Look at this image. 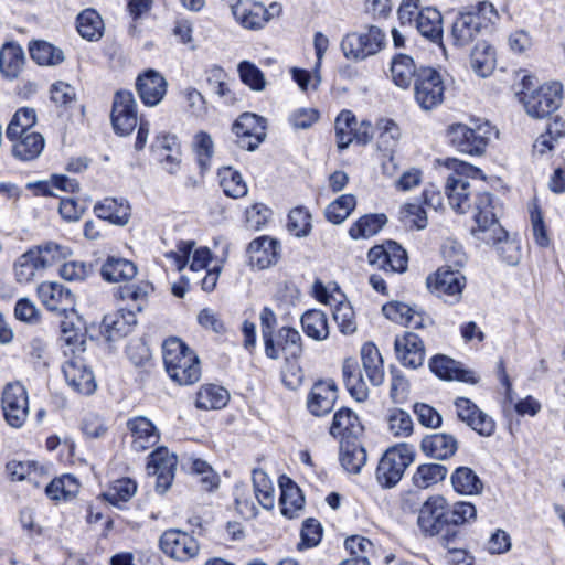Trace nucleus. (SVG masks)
I'll use <instances>...</instances> for the list:
<instances>
[{"instance_id": "1", "label": "nucleus", "mask_w": 565, "mask_h": 565, "mask_svg": "<svg viewBox=\"0 0 565 565\" xmlns=\"http://www.w3.org/2000/svg\"><path fill=\"white\" fill-rule=\"evenodd\" d=\"M166 370L179 385H191L201 377L198 355L179 338L167 339L162 344Z\"/></svg>"}, {"instance_id": "2", "label": "nucleus", "mask_w": 565, "mask_h": 565, "mask_svg": "<svg viewBox=\"0 0 565 565\" xmlns=\"http://www.w3.org/2000/svg\"><path fill=\"white\" fill-rule=\"evenodd\" d=\"M448 502L443 495L429 497L420 507L417 525L425 536H438L440 544L451 550L458 531L450 526Z\"/></svg>"}, {"instance_id": "3", "label": "nucleus", "mask_w": 565, "mask_h": 565, "mask_svg": "<svg viewBox=\"0 0 565 565\" xmlns=\"http://www.w3.org/2000/svg\"><path fill=\"white\" fill-rule=\"evenodd\" d=\"M521 85L522 89L515 94L530 117L535 119L545 118L559 108L563 90L561 83L553 82L531 90L534 87L533 77L523 75Z\"/></svg>"}, {"instance_id": "4", "label": "nucleus", "mask_w": 565, "mask_h": 565, "mask_svg": "<svg viewBox=\"0 0 565 565\" xmlns=\"http://www.w3.org/2000/svg\"><path fill=\"white\" fill-rule=\"evenodd\" d=\"M415 448L409 444H397L390 447L381 457L375 478L384 489L395 487L405 473V470L415 460Z\"/></svg>"}, {"instance_id": "5", "label": "nucleus", "mask_w": 565, "mask_h": 565, "mask_svg": "<svg viewBox=\"0 0 565 565\" xmlns=\"http://www.w3.org/2000/svg\"><path fill=\"white\" fill-rule=\"evenodd\" d=\"M385 33L376 25H365L361 30L345 34L340 43L345 58L360 62L373 56L385 46Z\"/></svg>"}, {"instance_id": "6", "label": "nucleus", "mask_w": 565, "mask_h": 565, "mask_svg": "<svg viewBox=\"0 0 565 565\" xmlns=\"http://www.w3.org/2000/svg\"><path fill=\"white\" fill-rule=\"evenodd\" d=\"M446 167L452 172L447 178L445 191L450 206L458 213H466L470 209L469 178H477L481 171L460 160L447 159Z\"/></svg>"}, {"instance_id": "7", "label": "nucleus", "mask_w": 565, "mask_h": 565, "mask_svg": "<svg viewBox=\"0 0 565 565\" xmlns=\"http://www.w3.org/2000/svg\"><path fill=\"white\" fill-rule=\"evenodd\" d=\"M494 134V128L488 121L475 122L473 126L459 122L447 129L450 143L458 151L471 156L484 153L489 140Z\"/></svg>"}, {"instance_id": "8", "label": "nucleus", "mask_w": 565, "mask_h": 565, "mask_svg": "<svg viewBox=\"0 0 565 565\" xmlns=\"http://www.w3.org/2000/svg\"><path fill=\"white\" fill-rule=\"evenodd\" d=\"M473 220L477 227L472 230V234L478 241L490 244L501 242L505 237V230L498 222L490 193L484 192L476 195Z\"/></svg>"}, {"instance_id": "9", "label": "nucleus", "mask_w": 565, "mask_h": 565, "mask_svg": "<svg viewBox=\"0 0 565 565\" xmlns=\"http://www.w3.org/2000/svg\"><path fill=\"white\" fill-rule=\"evenodd\" d=\"M230 9L235 21L246 30H260L281 12V6L277 2L266 8L253 0H238Z\"/></svg>"}, {"instance_id": "10", "label": "nucleus", "mask_w": 565, "mask_h": 565, "mask_svg": "<svg viewBox=\"0 0 565 565\" xmlns=\"http://www.w3.org/2000/svg\"><path fill=\"white\" fill-rule=\"evenodd\" d=\"M445 85L441 75L434 68L424 67L414 82V96L423 110H431L444 100Z\"/></svg>"}, {"instance_id": "11", "label": "nucleus", "mask_w": 565, "mask_h": 565, "mask_svg": "<svg viewBox=\"0 0 565 565\" xmlns=\"http://www.w3.org/2000/svg\"><path fill=\"white\" fill-rule=\"evenodd\" d=\"M427 287L446 302L456 303L460 300L467 280L459 269L444 265L426 280Z\"/></svg>"}, {"instance_id": "12", "label": "nucleus", "mask_w": 565, "mask_h": 565, "mask_svg": "<svg viewBox=\"0 0 565 565\" xmlns=\"http://www.w3.org/2000/svg\"><path fill=\"white\" fill-rule=\"evenodd\" d=\"M1 406L6 422L14 428L21 427L29 415V397L20 382L6 385L2 392Z\"/></svg>"}, {"instance_id": "13", "label": "nucleus", "mask_w": 565, "mask_h": 565, "mask_svg": "<svg viewBox=\"0 0 565 565\" xmlns=\"http://www.w3.org/2000/svg\"><path fill=\"white\" fill-rule=\"evenodd\" d=\"M232 131L239 148L254 151L266 138V119L253 113H244L234 121Z\"/></svg>"}, {"instance_id": "14", "label": "nucleus", "mask_w": 565, "mask_h": 565, "mask_svg": "<svg viewBox=\"0 0 565 565\" xmlns=\"http://www.w3.org/2000/svg\"><path fill=\"white\" fill-rule=\"evenodd\" d=\"M265 353L269 359L278 360L284 356L286 360L297 359L302 352L300 333L289 327H282L276 335L265 333Z\"/></svg>"}, {"instance_id": "15", "label": "nucleus", "mask_w": 565, "mask_h": 565, "mask_svg": "<svg viewBox=\"0 0 565 565\" xmlns=\"http://www.w3.org/2000/svg\"><path fill=\"white\" fill-rule=\"evenodd\" d=\"M111 124L116 134L127 136L138 125L137 103L131 92L118 90L113 100L110 114Z\"/></svg>"}, {"instance_id": "16", "label": "nucleus", "mask_w": 565, "mask_h": 565, "mask_svg": "<svg viewBox=\"0 0 565 565\" xmlns=\"http://www.w3.org/2000/svg\"><path fill=\"white\" fill-rule=\"evenodd\" d=\"M177 465V456L166 447H159L150 454L147 471L148 475L157 477L156 490L158 493L163 494L171 487Z\"/></svg>"}, {"instance_id": "17", "label": "nucleus", "mask_w": 565, "mask_h": 565, "mask_svg": "<svg viewBox=\"0 0 565 565\" xmlns=\"http://www.w3.org/2000/svg\"><path fill=\"white\" fill-rule=\"evenodd\" d=\"M457 417L480 436L490 437L495 431V422L472 401L457 397L454 402Z\"/></svg>"}, {"instance_id": "18", "label": "nucleus", "mask_w": 565, "mask_h": 565, "mask_svg": "<svg viewBox=\"0 0 565 565\" xmlns=\"http://www.w3.org/2000/svg\"><path fill=\"white\" fill-rule=\"evenodd\" d=\"M162 552L177 561H189L199 553L196 540L185 532L179 530L166 531L160 537Z\"/></svg>"}, {"instance_id": "19", "label": "nucleus", "mask_w": 565, "mask_h": 565, "mask_svg": "<svg viewBox=\"0 0 565 565\" xmlns=\"http://www.w3.org/2000/svg\"><path fill=\"white\" fill-rule=\"evenodd\" d=\"M127 429L131 438L132 450L142 452L160 440V433L156 425L146 416H135L127 420Z\"/></svg>"}, {"instance_id": "20", "label": "nucleus", "mask_w": 565, "mask_h": 565, "mask_svg": "<svg viewBox=\"0 0 565 565\" xmlns=\"http://www.w3.org/2000/svg\"><path fill=\"white\" fill-rule=\"evenodd\" d=\"M66 383L76 392L89 395L95 392L96 383L93 372L87 369L81 356H73L62 366Z\"/></svg>"}, {"instance_id": "21", "label": "nucleus", "mask_w": 565, "mask_h": 565, "mask_svg": "<svg viewBox=\"0 0 565 565\" xmlns=\"http://www.w3.org/2000/svg\"><path fill=\"white\" fill-rule=\"evenodd\" d=\"M42 303L50 310L63 315L73 310L75 297L72 291L62 284L45 281L38 288Z\"/></svg>"}, {"instance_id": "22", "label": "nucleus", "mask_w": 565, "mask_h": 565, "mask_svg": "<svg viewBox=\"0 0 565 565\" xmlns=\"http://www.w3.org/2000/svg\"><path fill=\"white\" fill-rule=\"evenodd\" d=\"M167 81L156 70H147L136 79V89L146 106H156L167 93Z\"/></svg>"}, {"instance_id": "23", "label": "nucleus", "mask_w": 565, "mask_h": 565, "mask_svg": "<svg viewBox=\"0 0 565 565\" xmlns=\"http://www.w3.org/2000/svg\"><path fill=\"white\" fill-rule=\"evenodd\" d=\"M395 352L401 363L411 369L423 365L425 349L422 339L414 332H405L396 337L394 342Z\"/></svg>"}, {"instance_id": "24", "label": "nucleus", "mask_w": 565, "mask_h": 565, "mask_svg": "<svg viewBox=\"0 0 565 565\" xmlns=\"http://www.w3.org/2000/svg\"><path fill=\"white\" fill-rule=\"evenodd\" d=\"M376 128L379 130L377 147L382 151L387 152L388 157L387 161L382 163V170L385 174L392 175L396 170L392 151L399 140L401 130L397 124L388 118L380 119L376 122Z\"/></svg>"}, {"instance_id": "25", "label": "nucleus", "mask_w": 565, "mask_h": 565, "mask_svg": "<svg viewBox=\"0 0 565 565\" xmlns=\"http://www.w3.org/2000/svg\"><path fill=\"white\" fill-rule=\"evenodd\" d=\"M338 398L337 385L333 381H319L313 384L307 401L310 413L323 416L330 413Z\"/></svg>"}, {"instance_id": "26", "label": "nucleus", "mask_w": 565, "mask_h": 565, "mask_svg": "<svg viewBox=\"0 0 565 565\" xmlns=\"http://www.w3.org/2000/svg\"><path fill=\"white\" fill-rule=\"evenodd\" d=\"M249 265L265 269L276 264L279 257V243L270 237L262 236L252 241L247 248Z\"/></svg>"}, {"instance_id": "27", "label": "nucleus", "mask_w": 565, "mask_h": 565, "mask_svg": "<svg viewBox=\"0 0 565 565\" xmlns=\"http://www.w3.org/2000/svg\"><path fill=\"white\" fill-rule=\"evenodd\" d=\"M94 213L100 220L125 226L130 221L131 206L125 198H105L94 205Z\"/></svg>"}, {"instance_id": "28", "label": "nucleus", "mask_w": 565, "mask_h": 565, "mask_svg": "<svg viewBox=\"0 0 565 565\" xmlns=\"http://www.w3.org/2000/svg\"><path fill=\"white\" fill-rule=\"evenodd\" d=\"M136 322V316L131 310L127 312L122 310L111 312L104 316L100 333L107 341H116L127 335Z\"/></svg>"}, {"instance_id": "29", "label": "nucleus", "mask_w": 565, "mask_h": 565, "mask_svg": "<svg viewBox=\"0 0 565 565\" xmlns=\"http://www.w3.org/2000/svg\"><path fill=\"white\" fill-rule=\"evenodd\" d=\"M420 449L430 458L436 460H446L456 454L458 449V441L449 434H431L422 439Z\"/></svg>"}, {"instance_id": "30", "label": "nucleus", "mask_w": 565, "mask_h": 565, "mask_svg": "<svg viewBox=\"0 0 565 565\" xmlns=\"http://www.w3.org/2000/svg\"><path fill=\"white\" fill-rule=\"evenodd\" d=\"M415 28L422 36L443 47V17L436 8H422L417 14Z\"/></svg>"}, {"instance_id": "31", "label": "nucleus", "mask_w": 565, "mask_h": 565, "mask_svg": "<svg viewBox=\"0 0 565 565\" xmlns=\"http://www.w3.org/2000/svg\"><path fill=\"white\" fill-rule=\"evenodd\" d=\"M480 19L477 14L467 12L459 14L451 26V41L458 47L469 45L480 33Z\"/></svg>"}, {"instance_id": "32", "label": "nucleus", "mask_w": 565, "mask_h": 565, "mask_svg": "<svg viewBox=\"0 0 565 565\" xmlns=\"http://www.w3.org/2000/svg\"><path fill=\"white\" fill-rule=\"evenodd\" d=\"M429 369L443 380H457L471 384L477 383V377L472 371L461 369L455 360L446 355L434 356L429 361Z\"/></svg>"}, {"instance_id": "33", "label": "nucleus", "mask_w": 565, "mask_h": 565, "mask_svg": "<svg viewBox=\"0 0 565 565\" xmlns=\"http://www.w3.org/2000/svg\"><path fill=\"white\" fill-rule=\"evenodd\" d=\"M279 487L281 490L279 498L281 513L288 519L298 516V512L303 509L305 504L301 490L287 477L279 479Z\"/></svg>"}, {"instance_id": "34", "label": "nucleus", "mask_w": 565, "mask_h": 565, "mask_svg": "<svg viewBox=\"0 0 565 565\" xmlns=\"http://www.w3.org/2000/svg\"><path fill=\"white\" fill-rule=\"evenodd\" d=\"M100 275L108 282L128 281L137 275V266L129 259L109 256L102 265Z\"/></svg>"}, {"instance_id": "35", "label": "nucleus", "mask_w": 565, "mask_h": 565, "mask_svg": "<svg viewBox=\"0 0 565 565\" xmlns=\"http://www.w3.org/2000/svg\"><path fill=\"white\" fill-rule=\"evenodd\" d=\"M362 431V425L358 415L349 408L339 409L333 417L330 434L341 437L342 440L356 439Z\"/></svg>"}, {"instance_id": "36", "label": "nucleus", "mask_w": 565, "mask_h": 565, "mask_svg": "<svg viewBox=\"0 0 565 565\" xmlns=\"http://www.w3.org/2000/svg\"><path fill=\"white\" fill-rule=\"evenodd\" d=\"M342 374L351 396L358 402H364L369 397V387L362 376L358 362L353 359L344 360Z\"/></svg>"}, {"instance_id": "37", "label": "nucleus", "mask_w": 565, "mask_h": 565, "mask_svg": "<svg viewBox=\"0 0 565 565\" xmlns=\"http://www.w3.org/2000/svg\"><path fill=\"white\" fill-rule=\"evenodd\" d=\"M454 490L461 495H479L483 491V482L469 467H458L450 477Z\"/></svg>"}, {"instance_id": "38", "label": "nucleus", "mask_w": 565, "mask_h": 565, "mask_svg": "<svg viewBox=\"0 0 565 565\" xmlns=\"http://www.w3.org/2000/svg\"><path fill=\"white\" fill-rule=\"evenodd\" d=\"M339 459L348 472L359 473L366 462V452L356 439L341 440Z\"/></svg>"}, {"instance_id": "39", "label": "nucleus", "mask_w": 565, "mask_h": 565, "mask_svg": "<svg viewBox=\"0 0 565 565\" xmlns=\"http://www.w3.org/2000/svg\"><path fill=\"white\" fill-rule=\"evenodd\" d=\"M12 142L13 156L23 161L38 158L44 148V138L34 131L19 135Z\"/></svg>"}, {"instance_id": "40", "label": "nucleus", "mask_w": 565, "mask_h": 565, "mask_svg": "<svg viewBox=\"0 0 565 565\" xmlns=\"http://www.w3.org/2000/svg\"><path fill=\"white\" fill-rule=\"evenodd\" d=\"M33 250L42 269L62 263L72 255V249L68 246L56 242H45L33 247Z\"/></svg>"}, {"instance_id": "41", "label": "nucleus", "mask_w": 565, "mask_h": 565, "mask_svg": "<svg viewBox=\"0 0 565 565\" xmlns=\"http://www.w3.org/2000/svg\"><path fill=\"white\" fill-rule=\"evenodd\" d=\"M301 327L307 337L323 341L329 337L327 315L317 309L308 310L301 316Z\"/></svg>"}, {"instance_id": "42", "label": "nucleus", "mask_w": 565, "mask_h": 565, "mask_svg": "<svg viewBox=\"0 0 565 565\" xmlns=\"http://www.w3.org/2000/svg\"><path fill=\"white\" fill-rule=\"evenodd\" d=\"M473 72L481 76H489L495 67L494 49L487 42L477 43L470 57Z\"/></svg>"}, {"instance_id": "43", "label": "nucleus", "mask_w": 565, "mask_h": 565, "mask_svg": "<svg viewBox=\"0 0 565 565\" xmlns=\"http://www.w3.org/2000/svg\"><path fill=\"white\" fill-rule=\"evenodd\" d=\"M418 71L414 60L405 54L395 56L391 65V76L396 86L407 88L416 79Z\"/></svg>"}, {"instance_id": "44", "label": "nucleus", "mask_w": 565, "mask_h": 565, "mask_svg": "<svg viewBox=\"0 0 565 565\" xmlns=\"http://www.w3.org/2000/svg\"><path fill=\"white\" fill-rule=\"evenodd\" d=\"M24 64L23 50L15 44H7L0 51V71L10 79L17 78Z\"/></svg>"}, {"instance_id": "45", "label": "nucleus", "mask_w": 565, "mask_h": 565, "mask_svg": "<svg viewBox=\"0 0 565 565\" xmlns=\"http://www.w3.org/2000/svg\"><path fill=\"white\" fill-rule=\"evenodd\" d=\"M230 399L228 392L217 385H205L196 394L195 405L200 409H220L226 406Z\"/></svg>"}, {"instance_id": "46", "label": "nucleus", "mask_w": 565, "mask_h": 565, "mask_svg": "<svg viewBox=\"0 0 565 565\" xmlns=\"http://www.w3.org/2000/svg\"><path fill=\"white\" fill-rule=\"evenodd\" d=\"M253 488L254 494L258 503L266 510H271L275 507V488L273 481L267 473L262 469L253 470Z\"/></svg>"}, {"instance_id": "47", "label": "nucleus", "mask_w": 565, "mask_h": 565, "mask_svg": "<svg viewBox=\"0 0 565 565\" xmlns=\"http://www.w3.org/2000/svg\"><path fill=\"white\" fill-rule=\"evenodd\" d=\"M29 51L32 60L39 65L55 66L61 64L65 58L60 47L46 41H34L30 43Z\"/></svg>"}, {"instance_id": "48", "label": "nucleus", "mask_w": 565, "mask_h": 565, "mask_svg": "<svg viewBox=\"0 0 565 565\" xmlns=\"http://www.w3.org/2000/svg\"><path fill=\"white\" fill-rule=\"evenodd\" d=\"M137 492V483L130 478H121L110 483L102 497L115 507L129 501Z\"/></svg>"}, {"instance_id": "49", "label": "nucleus", "mask_w": 565, "mask_h": 565, "mask_svg": "<svg viewBox=\"0 0 565 565\" xmlns=\"http://www.w3.org/2000/svg\"><path fill=\"white\" fill-rule=\"evenodd\" d=\"M448 469L440 463L419 465L413 475V483L419 489H427L433 484L443 481L447 476Z\"/></svg>"}, {"instance_id": "50", "label": "nucleus", "mask_w": 565, "mask_h": 565, "mask_svg": "<svg viewBox=\"0 0 565 565\" xmlns=\"http://www.w3.org/2000/svg\"><path fill=\"white\" fill-rule=\"evenodd\" d=\"M387 217L384 214H370L359 218L349 231L352 238H366L377 234L386 224Z\"/></svg>"}, {"instance_id": "51", "label": "nucleus", "mask_w": 565, "mask_h": 565, "mask_svg": "<svg viewBox=\"0 0 565 565\" xmlns=\"http://www.w3.org/2000/svg\"><path fill=\"white\" fill-rule=\"evenodd\" d=\"M35 121L36 115L34 109L28 107L18 109L7 127V138L13 141L19 135L31 132L30 128H32Z\"/></svg>"}, {"instance_id": "52", "label": "nucleus", "mask_w": 565, "mask_h": 565, "mask_svg": "<svg viewBox=\"0 0 565 565\" xmlns=\"http://www.w3.org/2000/svg\"><path fill=\"white\" fill-rule=\"evenodd\" d=\"M218 174L221 186L227 196L238 199L247 194V185L238 171L226 167Z\"/></svg>"}, {"instance_id": "53", "label": "nucleus", "mask_w": 565, "mask_h": 565, "mask_svg": "<svg viewBox=\"0 0 565 565\" xmlns=\"http://www.w3.org/2000/svg\"><path fill=\"white\" fill-rule=\"evenodd\" d=\"M103 20L95 10H84L77 17V31L82 38L89 41L98 40L102 36Z\"/></svg>"}, {"instance_id": "54", "label": "nucleus", "mask_w": 565, "mask_h": 565, "mask_svg": "<svg viewBox=\"0 0 565 565\" xmlns=\"http://www.w3.org/2000/svg\"><path fill=\"white\" fill-rule=\"evenodd\" d=\"M356 118L350 110H342L335 119L334 129L337 145L340 150L347 149L353 141Z\"/></svg>"}, {"instance_id": "55", "label": "nucleus", "mask_w": 565, "mask_h": 565, "mask_svg": "<svg viewBox=\"0 0 565 565\" xmlns=\"http://www.w3.org/2000/svg\"><path fill=\"white\" fill-rule=\"evenodd\" d=\"M42 267L38 264V257L33 248L22 254L14 263V275L20 284L30 282Z\"/></svg>"}, {"instance_id": "56", "label": "nucleus", "mask_w": 565, "mask_h": 565, "mask_svg": "<svg viewBox=\"0 0 565 565\" xmlns=\"http://www.w3.org/2000/svg\"><path fill=\"white\" fill-rule=\"evenodd\" d=\"M355 204L354 195L343 194L328 205L326 209V217L334 224H340L348 218L354 210Z\"/></svg>"}, {"instance_id": "57", "label": "nucleus", "mask_w": 565, "mask_h": 565, "mask_svg": "<svg viewBox=\"0 0 565 565\" xmlns=\"http://www.w3.org/2000/svg\"><path fill=\"white\" fill-rule=\"evenodd\" d=\"M7 472L13 481L28 480L38 484V478L42 473V468H39L33 461H17L12 460L7 463Z\"/></svg>"}, {"instance_id": "58", "label": "nucleus", "mask_w": 565, "mask_h": 565, "mask_svg": "<svg viewBox=\"0 0 565 565\" xmlns=\"http://www.w3.org/2000/svg\"><path fill=\"white\" fill-rule=\"evenodd\" d=\"M237 71L241 81L255 92H263L266 88L264 73L252 62L243 61L238 64Z\"/></svg>"}, {"instance_id": "59", "label": "nucleus", "mask_w": 565, "mask_h": 565, "mask_svg": "<svg viewBox=\"0 0 565 565\" xmlns=\"http://www.w3.org/2000/svg\"><path fill=\"white\" fill-rule=\"evenodd\" d=\"M449 523L450 526H456L470 523L477 518V509L475 504L467 501H457L454 504H448Z\"/></svg>"}, {"instance_id": "60", "label": "nucleus", "mask_w": 565, "mask_h": 565, "mask_svg": "<svg viewBox=\"0 0 565 565\" xmlns=\"http://www.w3.org/2000/svg\"><path fill=\"white\" fill-rule=\"evenodd\" d=\"M191 471L198 477V482L203 490L213 491L218 487V476L206 461L201 459L193 460Z\"/></svg>"}, {"instance_id": "61", "label": "nucleus", "mask_w": 565, "mask_h": 565, "mask_svg": "<svg viewBox=\"0 0 565 565\" xmlns=\"http://www.w3.org/2000/svg\"><path fill=\"white\" fill-rule=\"evenodd\" d=\"M390 431L397 437H407L413 433V420L411 415L399 408L390 411L387 416Z\"/></svg>"}, {"instance_id": "62", "label": "nucleus", "mask_w": 565, "mask_h": 565, "mask_svg": "<svg viewBox=\"0 0 565 565\" xmlns=\"http://www.w3.org/2000/svg\"><path fill=\"white\" fill-rule=\"evenodd\" d=\"M333 319L343 334L356 331L355 312L348 301H340L333 310Z\"/></svg>"}, {"instance_id": "63", "label": "nucleus", "mask_w": 565, "mask_h": 565, "mask_svg": "<svg viewBox=\"0 0 565 565\" xmlns=\"http://www.w3.org/2000/svg\"><path fill=\"white\" fill-rule=\"evenodd\" d=\"M288 230L297 237L307 236L311 230V215L302 209L297 207L288 215Z\"/></svg>"}, {"instance_id": "64", "label": "nucleus", "mask_w": 565, "mask_h": 565, "mask_svg": "<svg viewBox=\"0 0 565 565\" xmlns=\"http://www.w3.org/2000/svg\"><path fill=\"white\" fill-rule=\"evenodd\" d=\"M194 149L200 167L206 170L214 153L212 137L205 131L198 132L194 137Z\"/></svg>"}]
</instances>
